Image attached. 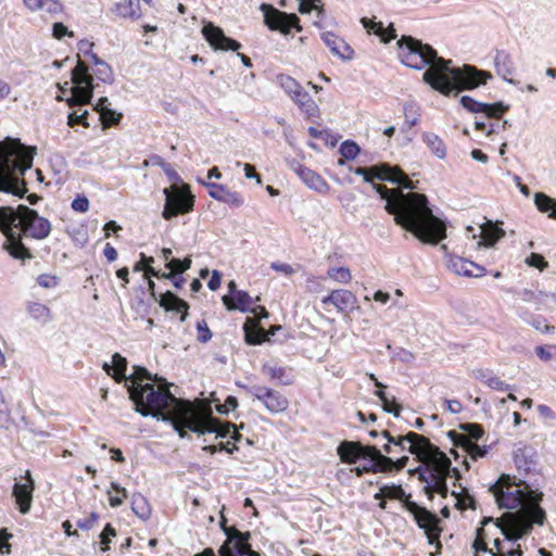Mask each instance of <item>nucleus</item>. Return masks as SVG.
Segmentation results:
<instances>
[{"label": "nucleus", "instance_id": "nucleus-4", "mask_svg": "<svg viewBox=\"0 0 556 556\" xmlns=\"http://www.w3.org/2000/svg\"><path fill=\"white\" fill-rule=\"evenodd\" d=\"M381 439L383 443L381 448L376 445H366L358 441H342L338 447L337 453L342 463L354 465L358 460H364L362 466L351 469L357 477L365 473L391 472L400 471L407 466L409 457L403 455L395 457V445L403 447L404 443L409 440L418 439V433L409 431L406 434L392 435L389 431H381Z\"/></svg>", "mask_w": 556, "mask_h": 556}, {"label": "nucleus", "instance_id": "nucleus-45", "mask_svg": "<svg viewBox=\"0 0 556 556\" xmlns=\"http://www.w3.org/2000/svg\"><path fill=\"white\" fill-rule=\"evenodd\" d=\"M111 486L117 493V495H111V492L109 491V503L112 507H118L123 504L124 500L127 498V491L125 488L115 482H112Z\"/></svg>", "mask_w": 556, "mask_h": 556}, {"label": "nucleus", "instance_id": "nucleus-63", "mask_svg": "<svg viewBox=\"0 0 556 556\" xmlns=\"http://www.w3.org/2000/svg\"><path fill=\"white\" fill-rule=\"evenodd\" d=\"M72 208L79 213H86L89 210V200L86 197H77L72 202Z\"/></svg>", "mask_w": 556, "mask_h": 556}, {"label": "nucleus", "instance_id": "nucleus-6", "mask_svg": "<svg viewBox=\"0 0 556 556\" xmlns=\"http://www.w3.org/2000/svg\"><path fill=\"white\" fill-rule=\"evenodd\" d=\"M0 231L7 238L3 249L12 257L29 260L33 255L22 242V235L42 240L50 235L51 224L26 205L20 204L16 208L0 206Z\"/></svg>", "mask_w": 556, "mask_h": 556}, {"label": "nucleus", "instance_id": "nucleus-26", "mask_svg": "<svg viewBox=\"0 0 556 556\" xmlns=\"http://www.w3.org/2000/svg\"><path fill=\"white\" fill-rule=\"evenodd\" d=\"M160 305L166 311L180 313V319L184 321L188 315L189 305L186 301L178 298L170 291H166L165 293L160 294L159 299Z\"/></svg>", "mask_w": 556, "mask_h": 556}, {"label": "nucleus", "instance_id": "nucleus-62", "mask_svg": "<svg viewBox=\"0 0 556 556\" xmlns=\"http://www.w3.org/2000/svg\"><path fill=\"white\" fill-rule=\"evenodd\" d=\"M236 165L239 167V166H243V170H244V176L249 179L251 178H255L256 179V182L258 185L262 184V179H261V176L255 172V167L249 163H245V164H242L241 162H237Z\"/></svg>", "mask_w": 556, "mask_h": 556}, {"label": "nucleus", "instance_id": "nucleus-43", "mask_svg": "<svg viewBox=\"0 0 556 556\" xmlns=\"http://www.w3.org/2000/svg\"><path fill=\"white\" fill-rule=\"evenodd\" d=\"M99 115L104 128L117 125L123 117L121 113H117L110 108L100 109Z\"/></svg>", "mask_w": 556, "mask_h": 556}, {"label": "nucleus", "instance_id": "nucleus-31", "mask_svg": "<svg viewBox=\"0 0 556 556\" xmlns=\"http://www.w3.org/2000/svg\"><path fill=\"white\" fill-rule=\"evenodd\" d=\"M481 241L479 245L493 247L501 238L505 236V231L498 226L488 220L481 226Z\"/></svg>", "mask_w": 556, "mask_h": 556}, {"label": "nucleus", "instance_id": "nucleus-58", "mask_svg": "<svg viewBox=\"0 0 556 556\" xmlns=\"http://www.w3.org/2000/svg\"><path fill=\"white\" fill-rule=\"evenodd\" d=\"M198 330V340L200 342L206 343L212 338V332L207 327V324L204 320L198 321L197 324Z\"/></svg>", "mask_w": 556, "mask_h": 556}, {"label": "nucleus", "instance_id": "nucleus-34", "mask_svg": "<svg viewBox=\"0 0 556 556\" xmlns=\"http://www.w3.org/2000/svg\"><path fill=\"white\" fill-rule=\"evenodd\" d=\"M292 100L298 104L300 110L307 115V117H314L317 115L318 106L309 93L304 89H302L299 94L293 96Z\"/></svg>", "mask_w": 556, "mask_h": 556}, {"label": "nucleus", "instance_id": "nucleus-38", "mask_svg": "<svg viewBox=\"0 0 556 556\" xmlns=\"http://www.w3.org/2000/svg\"><path fill=\"white\" fill-rule=\"evenodd\" d=\"M534 202L541 212H549V217L556 219V202L548 195L538 192L534 195Z\"/></svg>", "mask_w": 556, "mask_h": 556}, {"label": "nucleus", "instance_id": "nucleus-29", "mask_svg": "<svg viewBox=\"0 0 556 556\" xmlns=\"http://www.w3.org/2000/svg\"><path fill=\"white\" fill-rule=\"evenodd\" d=\"M111 11L119 17L138 20L141 16L140 0H124L115 3Z\"/></svg>", "mask_w": 556, "mask_h": 556}, {"label": "nucleus", "instance_id": "nucleus-13", "mask_svg": "<svg viewBox=\"0 0 556 556\" xmlns=\"http://www.w3.org/2000/svg\"><path fill=\"white\" fill-rule=\"evenodd\" d=\"M220 526L227 539L218 551L219 556H260L251 548L250 532H241L235 527H226L225 517H222Z\"/></svg>", "mask_w": 556, "mask_h": 556}, {"label": "nucleus", "instance_id": "nucleus-32", "mask_svg": "<svg viewBox=\"0 0 556 556\" xmlns=\"http://www.w3.org/2000/svg\"><path fill=\"white\" fill-rule=\"evenodd\" d=\"M424 143L431 151V153L440 160L446 156V146L444 141L433 132H424L421 135Z\"/></svg>", "mask_w": 556, "mask_h": 556}, {"label": "nucleus", "instance_id": "nucleus-33", "mask_svg": "<svg viewBox=\"0 0 556 556\" xmlns=\"http://www.w3.org/2000/svg\"><path fill=\"white\" fill-rule=\"evenodd\" d=\"M483 528H479L477 529V538L476 540L473 541V544H472V548L477 552V553H486L489 554L490 556H506L505 553L502 548H501V541L500 539H495L494 540V546L496 548V552H494L493 548H489L486 543L484 542V539H483Z\"/></svg>", "mask_w": 556, "mask_h": 556}, {"label": "nucleus", "instance_id": "nucleus-59", "mask_svg": "<svg viewBox=\"0 0 556 556\" xmlns=\"http://www.w3.org/2000/svg\"><path fill=\"white\" fill-rule=\"evenodd\" d=\"M238 406V401L235 396L229 395L224 404L216 405V410L219 414H228L230 410H233Z\"/></svg>", "mask_w": 556, "mask_h": 556}, {"label": "nucleus", "instance_id": "nucleus-36", "mask_svg": "<svg viewBox=\"0 0 556 556\" xmlns=\"http://www.w3.org/2000/svg\"><path fill=\"white\" fill-rule=\"evenodd\" d=\"M131 509L142 520H147L151 516V507L147 498L139 493L131 497Z\"/></svg>", "mask_w": 556, "mask_h": 556}, {"label": "nucleus", "instance_id": "nucleus-9", "mask_svg": "<svg viewBox=\"0 0 556 556\" xmlns=\"http://www.w3.org/2000/svg\"><path fill=\"white\" fill-rule=\"evenodd\" d=\"M418 459L425 464V467H418L415 472L418 473L419 480L426 483L424 491L428 494L429 498H432V486L441 475L453 472L456 477L459 476L458 470L452 468L451 459L435 445H432V450L427 451Z\"/></svg>", "mask_w": 556, "mask_h": 556}, {"label": "nucleus", "instance_id": "nucleus-53", "mask_svg": "<svg viewBox=\"0 0 556 556\" xmlns=\"http://www.w3.org/2000/svg\"><path fill=\"white\" fill-rule=\"evenodd\" d=\"M451 472H445V475H441L440 478H438V481L432 486V494L434 492L439 493L441 496L446 497L448 493V488L446 484V480L450 477Z\"/></svg>", "mask_w": 556, "mask_h": 556}, {"label": "nucleus", "instance_id": "nucleus-20", "mask_svg": "<svg viewBox=\"0 0 556 556\" xmlns=\"http://www.w3.org/2000/svg\"><path fill=\"white\" fill-rule=\"evenodd\" d=\"M320 37L333 55L342 60H352L354 51L342 38L331 31H325Z\"/></svg>", "mask_w": 556, "mask_h": 556}, {"label": "nucleus", "instance_id": "nucleus-14", "mask_svg": "<svg viewBox=\"0 0 556 556\" xmlns=\"http://www.w3.org/2000/svg\"><path fill=\"white\" fill-rule=\"evenodd\" d=\"M261 10L264 13V23L269 29L279 30L283 35H289L292 28L302 31L300 18L295 14L277 10L267 3H263Z\"/></svg>", "mask_w": 556, "mask_h": 556}, {"label": "nucleus", "instance_id": "nucleus-35", "mask_svg": "<svg viewBox=\"0 0 556 556\" xmlns=\"http://www.w3.org/2000/svg\"><path fill=\"white\" fill-rule=\"evenodd\" d=\"M28 315L40 324H47L51 320L50 309L41 303L30 302L27 304Z\"/></svg>", "mask_w": 556, "mask_h": 556}, {"label": "nucleus", "instance_id": "nucleus-12", "mask_svg": "<svg viewBox=\"0 0 556 556\" xmlns=\"http://www.w3.org/2000/svg\"><path fill=\"white\" fill-rule=\"evenodd\" d=\"M165 204L162 216L169 220L179 214H187L193 208L194 199L188 186H172L164 189Z\"/></svg>", "mask_w": 556, "mask_h": 556}, {"label": "nucleus", "instance_id": "nucleus-17", "mask_svg": "<svg viewBox=\"0 0 556 556\" xmlns=\"http://www.w3.org/2000/svg\"><path fill=\"white\" fill-rule=\"evenodd\" d=\"M25 482H16L13 486V496L22 514H27L30 510L33 502V492L35 490V482L31 478L30 471L25 472Z\"/></svg>", "mask_w": 556, "mask_h": 556}, {"label": "nucleus", "instance_id": "nucleus-2", "mask_svg": "<svg viewBox=\"0 0 556 556\" xmlns=\"http://www.w3.org/2000/svg\"><path fill=\"white\" fill-rule=\"evenodd\" d=\"M397 46L401 62L414 70L428 67L422 75L424 81L446 97H456L463 90H473L492 78L490 72L473 65L452 67L451 60L439 56L430 45L412 36H402Z\"/></svg>", "mask_w": 556, "mask_h": 556}, {"label": "nucleus", "instance_id": "nucleus-21", "mask_svg": "<svg viewBox=\"0 0 556 556\" xmlns=\"http://www.w3.org/2000/svg\"><path fill=\"white\" fill-rule=\"evenodd\" d=\"M294 170L308 188L323 194L329 191L330 186L327 184V181L308 167L298 164Z\"/></svg>", "mask_w": 556, "mask_h": 556}, {"label": "nucleus", "instance_id": "nucleus-51", "mask_svg": "<svg viewBox=\"0 0 556 556\" xmlns=\"http://www.w3.org/2000/svg\"><path fill=\"white\" fill-rule=\"evenodd\" d=\"M317 3H320V0H300L299 11L302 14H305L312 12L313 10H317L318 16H320L324 13V9Z\"/></svg>", "mask_w": 556, "mask_h": 556}, {"label": "nucleus", "instance_id": "nucleus-27", "mask_svg": "<svg viewBox=\"0 0 556 556\" xmlns=\"http://www.w3.org/2000/svg\"><path fill=\"white\" fill-rule=\"evenodd\" d=\"M127 359L118 353L113 354L112 356V365L104 363L102 365L103 370L111 376L116 382H125L127 381Z\"/></svg>", "mask_w": 556, "mask_h": 556}, {"label": "nucleus", "instance_id": "nucleus-18", "mask_svg": "<svg viewBox=\"0 0 556 556\" xmlns=\"http://www.w3.org/2000/svg\"><path fill=\"white\" fill-rule=\"evenodd\" d=\"M199 181L208 189V194L213 199L226 203L232 207H241L244 204V199L241 193L232 191L224 185L215 182Z\"/></svg>", "mask_w": 556, "mask_h": 556}, {"label": "nucleus", "instance_id": "nucleus-16", "mask_svg": "<svg viewBox=\"0 0 556 556\" xmlns=\"http://www.w3.org/2000/svg\"><path fill=\"white\" fill-rule=\"evenodd\" d=\"M202 33L205 39L212 47L219 50H232L238 51L241 48V43L237 40L227 37L224 31L214 26L212 23L204 25Z\"/></svg>", "mask_w": 556, "mask_h": 556}, {"label": "nucleus", "instance_id": "nucleus-52", "mask_svg": "<svg viewBox=\"0 0 556 556\" xmlns=\"http://www.w3.org/2000/svg\"><path fill=\"white\" fill-rule=\"evenodd\" d=\"M464 447L467 450V452L473 459L483 457L488 453L485 446H480L475 442H466Z\"/></svg>", "mask_w": 556, "mask_h": 556}, {"label": "nucleus", "instance_id": "nucleus-19", "mask_svg": "<svg viewBox=\"0 0 556 556\" xmlns=\"http://www.w3.org/2000/svg\"><path fill=\"white\" fill-rule=\"evenodd\" d=\"M460 104L472 113H484L488 117L500 118L507 110L508 106L502 102L494 104L482 103L469 96H463L460 98Z\"/></svg>", "mask_w": 556, "mask_h": 556}, {"label": "nucleus", "instance_id": "nucleus-25", "mask_svg": "<svg viewBox=\"0 0 556 556\" xmlns=\"http://www.w3.org/2000/svg\"><path fill=\"white\" fill-rule=\"evenodd\" d=\"M356 302L355 295L349 290H333L329 295L321 300L325 305L331 304L337 307L339 312L352 307Z\"/></svg>", "mask_w": 556, "mask_h": 556}, {"label": "nucleus", "instance_id": "nucleus-57", "mask_svg": "<svg viewBox=\"0 0 556 556\" xmlns=\"http://www.w3.org/2000/svg\"><path fill=\"white\" fill-rule=\"evenodd\" d=\"M94 74L103 83H112L113 81L112 70L105 62L101 66H98Z\"/></svg>", "mask_w": 556, "mask_h": 556}, {"label": "nucleus", "instance_id": "nucleus-22", "mask_svg": "<svg viewBox=\"0 0 556 556\" xmlns=\"http://www.w3.org/2000/svg\"><path fill=\"white\" fill-rule=\"evenodd\" d=\"M447 267L456 275L466 277H480L484 271L483 267L459 256H451L447 261Z\"/></svg>", "mask_w": 556, "mask_h": 556}, {"label": "nucleus", "instance_id": "nucleus-23", "mask_svg": "<svg viewBox=\"0 0 556 556\" xmlns=\"http://www.w3.org/2000/svg\"><path fill=\"white\" fill-rule=\"evenodd\" d=\"M494 66L498 76H501L504 80L511 85H517L518 83L510 78L515 73V65L511 55L504 50H496L494 56Z\"/></svg>", "mask_w": 556, "mask_h": 556}, {"label": "nucleus", "instance_id": "nucleus-8", "mask_svg": "<svg viewBox=\"0 0 556 556\" xmlns=\"http://www.w3.org/2000/svg\"><path fill=\"white\" fill-rule=\"evenodd\" d=\"M375 497L399 500L404 509L413 515L418 527L425 530L429 544L435 545L438 551L441 549L442 545L439 540L442 531L440 527V519L426 507L410 501V494H406L401 485H383Z\"/></svg>", "mask_w": 556, "mask_h": 556}, {"label": "nucleus", "instance_id": "nucleus-48", "mask_svg": "<svg viewBox=\"0 0 556 556\" xmlns=\"http://www.w3.org/2000/svg\"><path fill=\"white\" fill-rule=\"evenodd\" d=\"M244 331H245V341L249 343V344H260L261 342H263L265 340V333H264V330H251L248 325L245 324L244 325Z\"/></svg>", "mask_w": 556, "mask_h": 556}, {"label": "nucleus", "instance_id": "nucleus-10", "mask_svg": "<svg viewBox=\"0 0 556 556\" xmlns=\"http://www.w3.org/2000/svg\"><path fill=\"white\" fill-rule=\"evenodd\" d=\"M186 429L199 434L216 433V438L230 437L235 441H239L241 439V434L238 432L233 424L222 422L211 415L202 416L194 407L192 409L190 420H188L185 426V430Z\"/></svg>", "mask_w": 556, "mask_h": 556}, {"label": "nucleus", "instance_id": "nucleus-3", "mask_svg": "<svg viewBox=\"0 0 556 556\" xmlns=\"http://www.w3.org/2000/svg\"><path fill=\"white\" fill-rule=\"evenodd\" d=\"M489 492L500 508L517 509L496 519V526L507 540L517 541L531 531L532 525L544 523L546 514L540 506L543 493L532 490L526 481L501 475Z\"/></svg>", "mask_w": 556, "mask_h": 556}, {"label": "nucleus", "instance_id": "nucleus-15", "mask_svg": "<svg viewBox=\"0 0 556 556\" xmlns=\"http://www.w3.org/2000/svg\"><path fill=\"white\" fill-rule=\"evenodd\" d=\"M248 393L260 401L268 412L281 413L288 408V400L279 391L254 384L247 388Z\"/></svg>", "mask_w": 556, "mask_h": 556}, {"label": "nucleus", "instance_id": "nucleus-56", "mask_svg": "<svg viewBox=\"0 0 556 556\" xmlns=\"http://www.w3.org/2000/svg\"><path fill=\"white\" fill-rule=\"evenodd\" d=\"M263 372H264L265 375L269 376L271 379H279V380H281L285 384H287V383H288V381H285V380H283L285 369H283V368H281V367L264 365V367H263Z\"/></svg>", "mask_w": 556, "mask_h": 556}, {"label": "nucleus", "instance_id": "nucleus-49", "mask_svg": "<svg viewBox=\"0 0 556 556\" xmlns=\"http://www.w3.org/2000/svg\"><path fill=\"white\" fill-rule=\"evenodd\" d=\"M116 536V531L115 529L110 525L108 523L103 531L100 533L99 538H100V541H101V551L102 552H106L110 549V542H111V539Z\"/></svg>", "mask_w": 556, "mask_h": 556}, {"label": "nucleus", "instance_id": "nucleus-54", "mask_svg": "<svg viewBox=\"0 0 556 556\" xmlns=\"http://www.w3.org/2000/svg\"><path fill=\"white\" fill-rule=\"evenodd\" d=\"M361 23L363 24L364 28H366V30L368 33H374V34L379 35V36L382 35L383 24L381 22H375V21H372L370 18L363 17L361 20Z\"/></svg>", "mask_w": 556, "mask_h": 556}, {"label": "nucleus", "instance_id": "nucleus-24", "mask_svg": "<svg viewBox=\"0 0 556 556\" xmlns=\"http://www.w3.org/2000/svg\"><path fill=\"white\" fill-rule=\"evenodd\" d=\"M432 443L430 440L421 434H418V439L409 440L408 443H404L403 447L401 445H395V457L404 452H408L412 455H415L417 458L422 457L427 451L432 450Z\"/></svg>", "mask_w": 556, "mask_h": 556}, {"label": "nucleus", "instance_id": "nucleus-47", "mask_svg": "<svg viewBox=\"0 0 556 556\" xmlns=\"http://www.w3.org/2000/svg\"><path fill=\"white\" fill-rule=\"evenodd\" d=\"M340 153L345 160H354L359 153V147L353 141H344L340 147Z\"/></svg>", "mask_w": 556, "mask_h": 556}, {"label": "nucleus", "instance_id": "nucleus-64", "mask_svg": "<svg viewBox=\"0 0 556 556\" xmlns=\"http://www.w3.org/2000/svg\"><path fill=\"white\" fill-rule=\"evenodd\" d=\"M52 30H53V36L56 38V39H61L63 38L65 35L70 36V37H73V33L67 29V27L62 24V23H54L53 24V27H52Z\"/></svg>", "mask_w": 556, "mask_h": 556}, {"label": "nucleus", "instance_id": "nucleus-28", "mask_svg": "<svg viewBox=\"0 0 556 556\" xmlns=\"http://www.w3.org/2000/svg\"><path fill=\"white\" fill-rule=\"evenodd\" d=\"M222 300L228 311L237 309L245 313L251 309L252 298L245 291L235 292V295H224Z\"/></svg>", "mask_w": 556, "mask_h": 556}, {"label": "nucleus", "instance_id": "nucleus-37", "mask_svg": "<svg viewBox=\"0 0 556 556\" xmlns=\"http://www.w3.org/2000/svg\"><path fill=\"white\" fill-rule=\"evenodd\" d=\"M155 380V376H152L144 367L135 366L134 372L127 377V381L125 387L128 389V386H144V381H153Z\"/></svg>", "mask_w": 556, "mask_h": 556}, {"label": "nucleus", "instance_id": "nucleus-7", "mask_svg": "<svg viewBox=\"0 0 556 556\" xmlns=\"http://www.w3.org/2000/svg\"><path fill=\"white\" fill-rule=\"evenodd\" d=\"M34 154L20 139L0 141V191L22 198L27 192L24 174L33 166Z\"/></svg>", "mask_w": 556, "mask_h": 556}, {"label": "nucleus", "instance_id": "nucleus-41", "mask_svg": "<svg viewBox=\"0 0 556 556\" xmlns=\"http://www.w3.org/2000/svg\"><path fill=\"white\" fill-rule=\"evenodd\" d=\"M375 395L382 402L383 410L393 414L395 417L400 416L401 406L395 402V397L390 399L382 390L375 392Z\"/></svg>", "mask_w": 556, "mask_h": 556}, {"label": "nucleus", "instance_id": "nucleus-44", "mask_svg": "<svg viewBox=\"0 0 556 556\" xmlns=\"http://www.w3.org/2000/svg\"><path fill=\"white\" fill-rule=\"evenodd\" d=\"M327 275L329 278L341 283H348L352 279L351 271L346 267H331L328 269Z\"/></svg>", "mask_w": 556, "mask_h": 556}, {"label": "nucleus", "instance_id": "nucleus-60", "mask_svg": "<svg viewBox=\"0 0 556 556\" xmlns=\"http://www.w3.org/2000/svg\"><path fill=\"white\" fill-rule=\"evenodd\" d=\"M63 5L59 0H43L42 10L49 14L62 12Z\"/></svg>", "mask_w": 556, "mask_h": 556}, {"label": "nucleus", "instance_id": "nucleus-5", "mask_svg": "<svg viewBox=\"0 0 556 556\" xmlns=\"http://www.w3.org/2000/svg\"><path fill=\"white\" fill-rule=\"evenodd\" d=\"M153 382H146L142 387L128 386L129 399L135 404V410L144 417L152 416L170 422L179 437L185 438V426L192 416L193 405L190 401L176 397L164 378L155 375Z\"/></svg>", "mask_w": 556, "mask_h": 556}, {"label": "nucleus", "instance_id": "nucleus-42", "mask_svg": "<svg viewBox=\"0 0 556 556\" xmlns=\"http://www.w3.org/2000/svg\"><path fill=\"white\" fill-rule=\"evenodd\" d=\"M141 256L147 261L148 265H150V263H153V261H154L153 257L147 258L143 254H141ZM147 275L154 276V277H162V278H166V279H173L174 286L177 289H180L182 287V285L185 283V279L182 277H176V275H174L173 273H167V274L164 273V274L160 275L159 271H156L151 266H149L147 268Z\"/></svg>", "mask_w": 556, "mask_h": 556}, {"label": "nucleus", "instance_id": "nucleus-50", "mask_svg": "<svg viewBox=\"0 0 556 556\" xmlns=\"http://www.w3.org/2000/svg\"><path fill=\"white\" fill-rule=\"evenodd\" d=\"M88 111L85 110L80 114H77V112H72L67 116V125L70 127H75L76 125L80 124L85 128L89 127V123L87 122Z\"/></svg>", "mask_w": 556, "mask_h": 556}, {"label": "nucleus", "instance_id": "nucleus-39", "mask_svg": "<svg viewBox=\"0 0 556 556\" xmlns=\"http://www.w3.org/2000/svg\"><path fill=\"white\" fill-rule=\"evenodd\" d=\"M462 429L465 431L464 435L460 438L464 446L466 442L477 443L484 433L483 428L478 424H465L462 426Z\"/></svg>", "mask_w": 556, "mask_h": 556}, {"label": "nucleus", "instance_id": "nucleus-55", "mask_svg": "<svg viewBox=\"0 0 556 556\" xmlns=\"http://www.w3.org/2000/svg\"><path fill=\"white\" fill-rule=\"evenodd\" d=\"M526 263L531 267H536L541 270L547 267V262L544 260V257L541 254L538 253H531L527 258Z\"/></svg>", "mask_w": 556, "mask_h": 556}, {"label": "nucleus", "instance_id": "nucleus-61", "mask_svg": "<svg viewBox=\"0 0 556 556\" xmlns=\"http://www.w3.org/2000/svg\"><path fill=\"white\" fill-rule=\"evenodd\" d=\"M98 519L99 515L97 513H91L89 517L85 519H79L77 521V526L83 530H90L93 528Z\"/></svg>", "mask_w": 556, "mask_h": 556}, {"label": "nucleus", "instance_id": "nucleus-30", "mask_svg": "<svg viewBox=\"0 0 556 556\" xmlns=\"http://www.w3.org/2000/svg\"><path fill=\"white\" fill-rule=\"evenodd\" d=\"M514 462L519 473H529L534 469V452L530 447L518 448L514 454Z\"/></svg>", "mask_w": 556, "mask_h": 556}, {"label": "nucleus", "instance_id": "nucleus-40", "mask_svg": "<svg viewBox=\"0 0 556 556\" xmlns=\"http://www.w3.org/2000/svg\"><path fill=\"white\" fill-rule=\"evenodd\" d=\"M277 81L291 99L293 96L299 94V92L303 89V87L294 78L288 75L277 76Z\"/></svg>", "mask_w": 556, "mask_h": 556}, {"label": "nucleus", "instance_id": "nucleus-11", "mask_svg": "<svg viewBox=\"0 0 556 556\" xmlns=\"http://www.w3.org/2000/svg\"><path fill=\"white\" fill-rule=\"evenodd\" d=\"M93 78L89 74V68L85 62L78 60L76 67L72 71L71 87L72 97L66 100L72 108L75 105H85L90 103L93 97Z\"/></svg>", "mask_w": 556, "mask_h": 556}, {"label": "nucleus", "instance_id": "nucleus-46", "mask_svg": "<svg viewBox=\"0 0 556 556\" xmlns=\"http://www.w3.org/2000/svg\"><path fill=\"white\" fill-rule=\"evenodd\" d=\"M191 266V260L185 258H170L168 263H166V267L169 268L174 275L175 274H181L189 269Z\"/></svg>", "mask_w": 556, "mask_h": 556}, {"label": "nucleus", "instance_id": "nucleus-1", "mask_svg": "<svg viewBox=\"0 0 556 556\" xmlns=\"http://www.w3.org/2000/svg\"><path fill=\"white\" fill-rule=\"evenodd\" d=\"M354 173L363 176L367 182L377 178L396 184L404 189L415 188L409 177L397 166L382 164L371 167H357ZM381 199L386 201V211L394 216L396 225L412 232L422 242L439 243L445 238V225L429 207L428 199L418 192H404L402 189H388L383 185H374Z\"/></svg>", "mask_w": 556, "mask_h": 556}]
</instances>
